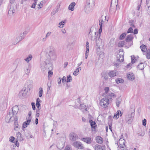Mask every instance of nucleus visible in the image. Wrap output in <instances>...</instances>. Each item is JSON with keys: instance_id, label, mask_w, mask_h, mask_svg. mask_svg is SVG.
Instances as JSON below:
<instances>
[{"instance_id": "338daca9", "label": "nucleus", "mask_w": 150, "mask_h": 150, "mask_svg": "<svg viewBox=\"0 0 150 150\" xmlns=\"http://www.w3.org/2000/svg\"><path fill=\"white\" fill-rule=\"evenodd\" d=\"M132 65V64L131 63H129L128 64L127 66H126V67L127 68H130Z\"/></svg>"}, {"instance_id": "b1692460", "label": "nucleus", "mask_w": 150, "mask_h": 150, "mask_svg": "<svg viewBox=\"0 0 150 150\" xmlns=\"http://www.w3.org/2000/svg\"><path fill=\"white\" fill-rule=\"evenodd\" d=\"M94 148L95 150H104L103 146L97 144L95 145Z\"/></svg>"}, {"instance_id": "79ce46f5", "label": "nucleus", "mask_w": 150, "mask_h": 150, "mask_svg": "<svg viewBox=\"0 0 150 150\" xmlns=\"http://www.w3.org/2000/svg\"><path fill=\"white\" fill-rule=\"evenodd\" d=\"M45 2L44 1H42L40 2V4L38 5V8H42L43 6V4H45Z\"/></svg>"}, {"instance_id": "5fc2aeb1", "label": "nucleus", "mask_w": 150, "mask_h": 150, "mask_svg": "<svg viewBox=\"0 0 150 150\" xmlns=\"http://www.w3.org/2000/svg\"><path fill=\"white\" fill-rule=\"evenodd\" d=\"M102 27L101 26V27H100V28L99 30V34H98L97 33V36H98V35H100V34L102 32Z\"/></svg>"}, {"instance_id": "7ed1b4c3", "label": "nucleus", "mask_w": 150, "mask_h": 150, "mask_svg": "<svg viewBox=\"0 0 150 150\" xmlns=\"http://www.w3.org/2000/svg\"><path fill=\"white\" fill-rule=\"evenodd\" d=\"M33 86V81L30 80H28L26 81L23 88L27 91L29 92Z\"/></svg>"}, {"instance_id": "473e14b6", "label": "nucleus", "mask_w": 150, "mask_h": 150, "mask_svg": "<svg viewBox=\"0 0 150 150\" xmlns=\"http://www.w3.org/2000/svg\"><path fill=\"white\" fill-rule=\"evenodd\" d=\"M131 26L132 27H130L129 28L128 30L127 31V33H132L133 31V29L132 27H133L134 28L135 27V26L133 24H132Z\"/></svg>"}, {"instance_id": "1a4fd4ad", "label": "nucleus", "mask_w": 150, "mask_h": 150, "mask_svg": "<svg viewBox=\"0 0 150 150\" xmlns=\"http://www.w3.org/2000/svg\"><path fill=\"white\" fill-rule=\"evenodd\" d=\"M133 38V35L132 34H130L127 36L125 40L126 42L129 43V46L132 45V40Z\"/></svg>"}, {"instance_id": "f8f14e48", "label": "nucleus", "mask_w": 150, "mask_h": 150, "mask_svg": "<svg viewBox=\"0 0 150 150\" xmlns=\"http://www.w3.org/2000/svg\"><path fill=\"white\" fill-rule=\"evenodd\" d=\"M89 122L91 125V128L92 129V130L93 131H95V129L97 126L95 122L91 120H89Z\"/></svg>"}, {"instance_id": "69168bd1", "label": "nucleus", "mask_w": 150, "mask_h": 150, "mask_svg": "<svg viewBox=\"0 0 150 150\" xmlns=\"http://www.w3.org/2000/svg\"><path fill=\"white\" fill-rule=\"evenodd\" d=\"M133 33L134 34H136L138 33V30L136 28L134 30Z\"/></svg>"}, {"instance_id": "412c9836", "label": "nucleus", "mask_w": 150, "mask_h": 150, "mask_svg": "<svg viewBox=\"0 0 150 150\" xmlns=\"http://www.w3.org/2000/svg\"><path fill=\"white\" fill-rule=\"evenodd\" d=\"M78 138V136L77 135L74 133H71L70 135V140L72 141H75Z\"/></svg>"}, {"instance_id": "a878e982", "label": "nucleus", "mask_w": 150, "mask_h": 150, "mask_svg": "<svg viewBox=\"0 0 150 150\" xmlns=\"http://www.w3.org/2000/svg\"><path fill=\"white\" fill-rule=\"evenodd\" d=\"M127 77L130 80H133L135 78L134 74L133 73H129L127 75Z\"/></svg>"}, {"instance_id": "c03bdc74", "label": "nucleus", "mask_w": 150, "mask_h": 150, "mask_svg": "<svg viewBox=\"0 0 150 150\" xmlns=\"http://www.w3.org/2000/svg\"><path fill=\"white\" fill-rule=\"evenodd\" d=\"M105 23V21H103V20L100 19L99 21V24L100 25V27L101 26L102 27V26L103 25H104Z\"/></svg>"}, {"instance_id": "6e6552de", "label": "nucleus", "mask_w": 150, "mask_h": 150, "mask_svg": "<svg viewBox=\"0 0 150 150\" xmlns=\"http://www.w3.org/2000/svg\"><path fill=\"white\" fill-rule=\"evenodd\" d=\"M94 6L88 4L85 5V11L86 12L88 13L91 12L93 9Z\"/></svg>"}, {"instance_id": "bb28decb", "label": "nucleus", "mask_w": 150, "mask_h": 150, "mask_svg": "<svg viewBox=\"0 0 150 150\" xmlns=\"http://www.w3.org/2000/svg\"><path fill=\"white\" fill-rule=\"evenodd\" d=\"M76 5V3L74 2H72L69 6L68 9L71 11H73L74 9V6Z\"/></svg>"}, {"instance_id": "6e6d98bb", "label": "nucleus", "mask_w": 150, "mask_h": 150, "mask_svg": "<svg viewBox=\"0 0 150 150\" xmlns=\"http://www.w3.org/2000/svg\"><path fill=\"white\" fill-rule=\"evenodd\" d=\"M89 46L88 42L87 41L86 42V49H89Z\"/></svg>"}, {"instance_id": "09e8293b", "label": "nucleus", "mask_w": 150, "mask_h": 150, "mask_svg": "<svg viewBox=\"0 0 150 150\" xmlns=\"http://www.w3.org/2000/svg\"><path fill=\"white\" fill-rule=\"evenodd\" d=\"M16 136L18 139H21V134L19 132H18L16 134Z\"/></svg>"}, {"instance_id": "423d86ee", "label": "nucleus", "mask_w": 150, "mask_h": 150, "mask_svg": "<svg viewBox=\"0 0 150 150\" xmlns=\"http://www.w3.org/2000/svg\"><path fill=\"white\" fill-rule=\"evenodd\" d=\"M94 29L93 28H91L88 34V37L89 38L93 41L95 40L96 39L95 36H93V34L95 35L96 34V32L95 31H93Z\"/></svg>"}, {"instance_id": "a18cd8bd", "label": "nucleus", "mask_w": 150, "mask_h": 150, "mask_svg": "<svg viewBox=\"0 0 150 150\" xmlns=\"http://www.w3.org/2000/svg\"><path fill=\"white\" fill-rule=\"evenodd\" d=\"M126 34L127 33H124L122 34L120 37V40H122L124 39L126 36Z\"/></svg>"}, {"instance_id": "4c0bfd02", "label": "nucleus", "mask_w": 150, "mask_h": 150, "mask_svg": "<svg viewBox=\"0 0 150 150\" xmlns=\"http://www.w3.org/2000/svg\"><path fill=\"white\" fill-rule=\"evenodd\" d=\"M41 102V100L39 98H38L36 100V106L37 108H39L40 106V103Z\"/></svg>"}, {"instance_id": "7c9ffc66", "label": "nucleus", "mask_w": 150, "mask_h": 150, "mask_svg": "<svg viewBox=\"0 0 150 150\" xmlns=\"http://www.w3.org/2000/svg\"><path fill=\"white\" fill-rule=\"evenodd\" d=\"M33 58L31 54H29L27 57L24 59V60L27 63H28L29 61L31 60Z\"/></svg>"}, {"instance_id": "c85d7f7f", "label": "nucleus", "mask_w": 150, "mask_h": 150, "mask_svg": "<svg viewBox=\"0 0 150 150\" xmlns=\"http://www.w3.org/2000/svg\"><path fill=\"white\" fill-rule=\"evenodd\" d=\"M108 75L111 78H112L116 76V73L115 71H112L109 72L108 73Z\"/></svg>"}, {"instance_id": "0eeeda50", "label": "nucleus", "mask_w": 150, "mask_h": 150, "mask_svg": "<svg viewBox=\"0 0 150 150\" xmlns=\"http://www.w3.org/2000/svg\"><path fill=\"white\" fill-rule=\"evenodd\" d=\"M134 116V113L132 112L128 116H126V120L127 121V122L128 124H131L133 120V118Z\"/></svg>"}, {"instance_id": "2f4dec72", "label": "nucleus", "mask_w": 150, "mask_h": 150, "mask_svg": "<svg viewBox=\"0 0 150 150\" xmlns=\"http://www.w3.org/2000/svg\"><path fill=\"white\" fill-rule=\"evenodd\" d=\"M121 102V99L120 98H117L116 101V104L117 107H119L120 105Z\"/></svg>"}, {"instance_id": "a211bd4d", "label": "nucleus", "mask_w": 150, "mask_h": 150, "mask_svg": "<svg viewBox=\"0 0 150 150\" xmlns=\"http://www.w3.org/2000/svg\"><path fill=\"white\" fill-rule=\"evenodd\" d=\"M120 53V52L117 55V61L122 62L124 60V56L123 54Z\"/></svg>"}, {"instance_id": "2eb2a0df", "label": "nucleus", "mask_w": 150, "mask_h": 150, "mask_svg": "<svg viewBox=\"0 0 150 150\" xmlns=\"http://www.w3.org/2000/svg\"><path fill=\"white\" fill-rule=\"evenodd\" d=\"M15 10L14 8V6L13 4H11L10 8L8 10V13L10 16H12L15 12Z\"/></svg>"}, {"instance_id": "4d7b16f0", "label": "nucleus", "mask_w": 150, "mask_h": 150, "mask_svg": "<svg viewBox=\"0 0 150 150\" xmlns=\"http://www.w3.org/2000/svg\"><path fill=\"white\" fill-rule=\"evenodd\" d=\"M146 4L148 7H149V4H150V0H146Z\"/></svg>"}, {"instance_id": "774afa93", "label": "nucleus", "mask_w": 150, "mask_h": 150, "mask_svg": "<svg viewBox=\"0 0 150 150\" xmlns=\"http://www.w3.org/2000/svg\"><path fill=\"white\" fill-rule=\"evenodd\" d=\"M64 150H71L70 149V147H69V146H67L65 148V149Z\"/></svg>"}, {"instance_id": "cd10ccee", "label": "nucleus", "mask_w": 150, "mask_h": 150, "mask_svg": "<svg viewBox=\"0 0 150 150\" xmlns=\"http://www.w3.org/2000/svg\"><path fill=\"white\" fill-rule=\"evenodd\" d=\"M96 142L99 144H101L103 142V139L100 136L97 137H96Z\"/></svg>"}, {"instance_id": "ddd939ff", "label": "nucleus", "mask_w": 150, "mask_h": 150, "mask_svg": "<svg viewBox=\"0 0 150 150\" xmlns=\"http://www.w3.org/2000/svg\"><path fill=\"white\" fill-rule=\"evenodd\" d=\"M73 145L76 148L78 149H80L83 147L82 143L76 141L74 142Z\"/></svg>"}, {"instance_id": "49530a36", "label": "nucleus", "mask_w": 150, "mask_h": 150, "mask_svg": "<svg viewBox=\"0 0 150 150\" xmlns=\"http://www.w3.org/2000/svg\"><path fill=\"white\" fill-rule=\"evenodd\" d=\"M71 76V75H69L67 77V80L66 82L67 83L70 82L72 81Z\"/></svg>"}, {"instance_id": "72a5a7b5", "label": "nucleus", "mask_w": 150, "mask_h": 150, "mask_svg": "<svg viewBox=\"0 0 150 150\" xmlns=\"http://www.w3.org/2000/svg\"><path fill=\"white\" fill-rule=\"evenodd\" d=\"M108 74H107L105 72H103L102 73V77L105 80H107L108 79Z\"/></svg>"}, {"instance_id": "4be33fe9", "label": "nucleus", "mask_w": 150, "mask_h": 150, "mask_svg": "<svg viewBox=\"0 0 150 150\" xmlns=\"http://www.w3.org/2000/svg\"><path fill=\"white\" fill-rule=\"evenodd\" d=\"M26 121L23 123V127L24 128H25L27 126V125H29L31 122V119L30 118H27Z\"/></svg>"}, {"instance_id": "c9c22d12", "label": "nucleus", "mask_w": 150, "mask_h": 150, "mask_svg": "<svg viewBox=\"0 0 150 150\" xmlns=\"http://www.w3.org/2000/svg\"><path fill=\"white\" fill-rule=\"evenodd\" d=\"M116 82L118 84L119 83H122L124 82V80L122 79L118 78L115 80Z\"/></svg>"}, {"instance_id": "680f3d73", "label": "nucleus", "mask_w": 150, "mask_h": 150, "mask_svg": "<svg viewBox=\"0 0 150 150\" xmlns=\"http://www.w3.org/2000/svg\"><path fill=\"white\" fill-rule=\"evenodd\" d=\"M51 34V32H48L47 33V34H46V36H45L46 38H47V37L49 36Z\"/></svg>"}, {"instance_id": "f704fd0d", "label": "nucleus", "mask_w": 150, "mask_h": 150, "mask_svg": "<svg viewBox=\"0 0 150 150\" xmlns=\"http://www.w3.org/2000/svg\"><path fill=\"white\" fill-rule=\"evenodd\" d=\"M81 70V68L80 67L76 69L73 73V74L75 76H77L79 74L80 71Z\"/></svg>"}, {"instance_id": "ea45409f", "label": "nucleus", "mask_w": 150, "mask_h": 150, "mask_svg": "<svg viewBox=\"0 0 150 150\" xmlns=\"http://www.w3.org/2000/svg\"><path fill=\"white\" fill-rule=\"evenodd\" d=\"M125 45V42L124 41H120L119 42L118 44V46L120 47H123Z\"/></svg>"}, {"instance_id": "8fccbe9b", "label": "nucleus", "mask_w": 150, "mask_h": 150, "mask_svg": "<svg viewBox=\"0 0 150 150\" xmlns=\"http://www.w3.org/2000/svg\"><path fill=\"white\" fill-rule=\"evenodd\" d=\"M89 50V49H86V52L85 54V58L86 59H87L88 56Z\"/></svg>"}, {"instance_id": "dca6fc26", "label": "nucleus", "mask_w": 150, "mask_h": 150, "mask_svg": "<svg viewBox=\"0 0 150 150\" xmlns=\"http://www.w3.org/2000/svg\"><path fill=\"white\" fill-rule=\"evenodd\" d=\"M46 62L45 61V60L43 59H41L40 62V65L42 69H44V68L46 67V66L47 65Z\"/></svg>"}, {"instance_id": "39448f33", "label": "nucleus", "mask_w": 150, "mask_h": 150, "mask_svg": "<svg viewBox=\"0 0 150 150\" xmlns=\"http://www.w3.org/2000/svg\"><path fill=\"white\" fill-rule=\"evenodd\" d=\"M100 35H98L96 37L95 40L96 43V48L97 51H99L100 49V46L103 45V42L102 40L100 38Z\"/></svg>"}, {"instance_id": "e2e57ef3", "label": "nucleus", "mask_w": 150, "mask_h": 150, "mask_svg": "<svg viewBox=\"0 0 150 150\" xmlns=\"http://www.w3.org/2000/svg\"><path fill=\"white\" fill-rule=\"evenodd\" d=\"M71 47V44L70 43H68L67 45V47L68 49H70Z\"/></svg>"}, {"instance_id": "aec40b11", "label": "nucleus", "mask_w": 150, "mask_h": 150, "mask_svg": "<svg viewBox=\"0 0 150 150\" xmlns=\"http://www.w3.org/2000/svg\"><path fill=\"white\" fill-rule=\"evenodd\" d=\"M30 67L29 65L26 66L24 68V71L25 74L27 75H29L30 71Z\"/></svg>"}, {"instance_id": "393cba45", "label": "nucleus", "mask_w": 150, "mask_h": 150, "mask_svg": "<svg viewBox=\"0 0 150 150\" xmlns=\"http://www.w3.org/2000/svg\"><path fill=\"white\" fill-rule=\"evenodd\" d=\"M122 115V113L121 112L120 110H118L117 111L116 114L114 115L113 118L117 119L119 117V116H121Z\"/></svg>"}, {"instance_id": "bf43d9fd", "label": "nucleus", "mask_w": 150, "mask_h": 150, "mask_svg": "<svg viewBox=\"0 0 150 150\" xmlns=\"http://www.w3.org/2000/svg\"><path fill=\"white\" fill-rule=\"evenodd\" d=\"M132 63H134L136 61V59L135 58H133L132 56H131Z\"/></svg>"}, {"instance_id": "9b49d317", "label": "nucleus", "mask_w": 150, "mask_h": 150, "mask_svg": "<svg viewBox=\"0 0 150 150\" xmlns=\"http://www.w3.org/2000/svg\"><path fill=\"white\" fill-rule=\"evenodd\" d=\"M7 100H5L1 103L0 105V109L2 110L6 109L7 106Z\"/></svg>"}, {"instance_id": "20e7f679", "label": "nucleus", "mask_w": 150, "mask_h": 150, "mask_svg": "<svg viewBox=\"0 0 150 150\" xmlns=\"http://www.w3.org/2000/svg\"><path fill=\"white\" fill-rule=\"evenodd\" d=\"M109 100L108 97H106L101 99L100 102L99 104L100 106L103 108H106L109 104Z\"/></svg>"}, {"instance_id": "c756f323", "label": "nucleus", "mask_w": 150, "mask_h": 150, "mask_svg": "<svg viewBox=\"0 0 150 150\" xmlns=\"http://www.w3.org/2000/svg\"><path fill=\"white\" fill-rule=\"evenodd\" d=\"M95 1L96 0H87L86 4L95 6Z\"/></svg>"}, {"instance_id": "9d476101", "label": "nucleus", "mask_w": 150, "mask_h": 150, "mask_svg": "<svg viewBox=\"0 0 150 150\" xmlns=\"http://www.w3.org/2000/svg\"><path fill=\"white\" fill-rule=\"evenodd\" d=\"M29 92L25 90L23 88L21 91L19 93V96L21 98H23L25 97L27 95V93Z\"/></svg>"}, {"instance_id": "3c124183", "label": "nucleus", "mask_w": 150, "mask_h": 150, "mask_svg": "<svg viewBox=\"0 0 150 150\" xmlns=\"http://www.w3.org/2000/svg\"><path fill=\"white\" fill-rule=\"evenodd\" d=\"M31 105L32 107V108L33 110H35V104L34 103H32Z\"/></svg>"}, {"instance_id": "f257e3e1", "label": "nucleus", "mask_w": 150, "mask_h": 150, "mask_svg": "<svg viewBox=\"0 0 150 150\" xmlns=\"http://www.w3.org/2000/svg\"><path fill=\"white\" fill-rule=\"evenodd\" d=\"M48 58L50 61H55L57 59V55L56 50L54 48H50L48 52Z\"/></svg>"}, {"instance_id": "0e129e2a", "label": "nucleus", "mask_w": 150, "mask_h": 150, "mask_svg": "<svg viewBox=\"0 0 150 150\" xmlns=\"http://www.w3.org/2000/svg\"><path fill=\"white\" fill-rule=\"evenodd\" d=\"M62 79V82L63 83H64L65 81L66 82L67 81L66 80V78L64 76L63 77V78Z\"/></svg>"}, {"instance_id": "603ef678", "label": "nucleus", "mask_w": 150, "mask_h": 150, "mask_svg": "<svg viewBox=\"0 0 150 150\" xmlns=\"http://www.w3.org/2000/svg\"><path fill=\"white\" fill-rule=\"evenodd\" d=\"M15 139V138L13 137H10L9 138V141H10L11 142H13V141L14 139Z\"/></svg>"}, {"instance_id": "864d4df0", "label": "nucleus", "mask_w": 150, "mask_h": 150, "mask_svg": "<svg viewBox=\"0 0 150 150\" xmlns=\"http://www.w3.org/2000/svg\"><path fill=\"white\" fill-rule=\"evenodd\" d=\"M104 90L106 93H107L109 91V88L108 87H105L104 89Z\"/></svg>"}, {"instance_id": "f3484780", "label": "nucleus", "mask_w": 150, "mask_h": 150, "mask_svg": "<svg viewBox=\"0 0 150 150\" xmlns=\"http://www.w3.org/2000/svg\"><path fill=\"white\" fill-rule=\"evenodd\" d=\"M125 140L124 139L121 138L119 139V143L121 148H124L125 147Z\"/></svg>"}, {"instance_id": "e433bc0d", "label": "nucleus", "mask_w": 150, "mask_h": 150, "mask_svg": "<svg viewBox=\"0 0 150 150\" xmlns=\"http://www.w3.org/2000/svg\"><path fill=\"white\" fill-rule=\"evenodd\" d=\"M146 47V46L144 45H142L140 46L142 51L144 52H145L147 50Z\"/></svg>"}, {"instance_id": "37998d69", "label": "nucleus", "mask_w": 150, "mask_h": 150, "mask_svg": "<svg viewBox=\"0 0 150 150\" xmlns=\"http://www.w3.org/2000/svg\"><path fill=\"white\" fill-rule=\"evenodd\" d=\"M39 95L40 97H41L42 96V95L43 90L42 88L40 87L39 89Z\"/></svg>"}, {"instance_id": "58836bf2", "label": "nucleus", "mask_w": 150, "mask_h": 150, "mask_svg": "<svg viewBox=\"0 0 150 150\" xmlns=\"http://www.w3.org/2000/svg\"><path fill=\"white\" fill-rule=\"evenodd\" d=\"M138 68L140 70H142L144 68V64L142 63H141L138 66Z\"/></svg>"}, {"instance_id": "4468645a", "label": "nucleus", "mask_w": 150, "mask_h": 150, "mask_svg": "<svg viewBox=\"0 0 150 150\" xmlns=\"http://www.w3.org/2000/svg\"><path fill=\"white\" fill-rule=\"evenodd\" d=\"M21 37L18 35L14 37L13 40V44L15 45L21 40Z\"/></svg>"}, {"instance_id": "de8ad7c7", "label": "nucleus", "mask_w": 150, "mask_h": 150, "mask_svg": "<svg viewBox=\"0 0 150 150\" xmlns=\"http://www.w3.org/2000/svg\"><path fill=\"white\" fill-rule=\"evenodd\" d=\"M64 21H62L59 23V25L58 27L60 28H62L63 27V25H64V23H65Z\"/></svg>"}, {"instance_id": "a19ab883", "label": "nucleus", "mask_w": 150, "mask_h": 150, "mask_svg": "<svg viewBox=\"0 0 150 150\" xmlns=\"http://www.w3.org/2000/svg\"><path fill=\"white\" fill-rule=\"evenodd\" d=\"M115 96V94L113 93H111L109 95L107 96H106V97H108V99L109 100V99H111L112 98V97H114Z\"/></svg>"}, {"instance_id": "5701e85b", "label": "nucleus", "mask_w": 150, "mask_h": 150, "mask_svg": "<svg viewBox=\"0 0 150 150\" xmlns=\"http://www.w3.org/2000/svg\"><path fill=\"white\" fill-rule=\"evenodd\" d=\"M19 110V108L18 106L17 105L14 106L12 108V110H10V111H11L14 115H16L17 114Z\"/></svg>"}, {"instance_id": "f03ea898", "label": "nucleus", "mask_w": 150, "mask_h": 150, "mask_svg": "<svg viewBox=\"0 0 150 150\" xmlns=\"http://www.w3.org/2000/svg\"><path fill=\"white\" fill-rule=\"evenodd\" d=\"M15 115L11 111H9L5 118V121L7 123L13 121L15 119Z\"/></svg>"}, {"instance_id": "13d9d810", "label": "nucleus", "mask_w": 150, "mask_h": 150, "mask_svg": "<svg viewBox=\"0 0 150 150\" xmlns=\"http://www.w3.org/2000/svg\"><path fill=\"white\" fill-rule=\"evenodd\" d=\"M93 61L92 60L89 61L87 64V66H90L91 65V64H93Z\"/></svg>"}, {"instance_id": "6ab92c4d", "label": "nucleus", "mask_w": 150, "mask_h": 150, "mask_svg": "<svg viewBox=\"0 0 150 150\" xmlns=\"http://www.w3.org/2000/svg\"><path fill=\"white\" fill-rule=\"evenodd\" d=\"M81 140L86 143L87 144H90L92 142L91 138L90 137L82 138Z\"/></svg>"}, {"instance_id": "052dcab7", "label": "nucleus", "mask_w": 150, "mask_h": 150, "mask_svg": "<svg viewBox=\"0 0 150 150\" xmlns=\"http://www.w3.org/2000/svg\"><path fill=\"white\" fill-rule=\"evenodd\" d=\"M146 120L145 119H144L142 122V124L144 126H145L146 125Z\"/></svg>"}]
</instances>
